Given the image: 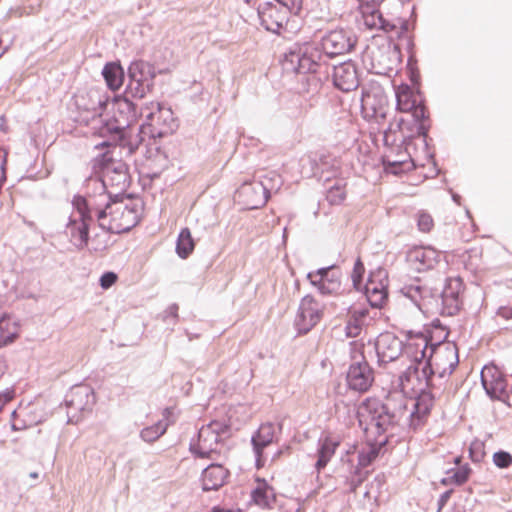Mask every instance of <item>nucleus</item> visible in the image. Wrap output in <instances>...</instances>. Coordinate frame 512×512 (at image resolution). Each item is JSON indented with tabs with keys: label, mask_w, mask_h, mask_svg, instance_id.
Segmentation results:
<instances>
[{
	"label": "nucleus",
	"mask_w": 512,
	"mask_h": 512,
	"mask_svg": "<svg viewBox=\"0 0 512 512\" xmlns=\"http://www.w3.org/2000/svg\"><path fill=\"white\" fill-rule=\"evenodd\" d=\"M468 453L469 459L473 463H480L486 455L484 442L479 439H474L469 445Z\"/></svg>",
	"instance_id": "obj_52"
},
{
	"label": "nucleus",
	"mask_w": 512,
	"mask_h": 512,
	"mask_svg": "<svg viewBox=\"0 0 512 512\" xmlns=\"http://www.w3.org/2000/svg\"><path fill=\"white\" fill-rule=\"evenodd\" d=\"M413 290L415 294L418 295L420 300L423 301L425 304H435L438 307L440 297V292L438 288L428 287L424 285H416L415 288H413Z\"/></svg>",
	"instance_id": "obj_47"
},
{
	"label": "nucleus",
	"mask_w": 512,
	"mask_h": 512,
	"mask_svg": "<svg viewBox=\"0 0 512 512\" xmlns=\"http://www.w3.org/2000/svg\"><path fill=\"white\" fill-rule=\"evenodd\" d=\"M349 319L346 322L344 331L347 338H356L360 335L364 319L369 313L366 307L356 309L353 305L347 308Z\"/></svg>",
	"instance_id": "obj_30"
},
{
	"label": "nucleus",
	"mask_w": 512,
	"mask_h": 512,
	"mask_svg": "<svg viewBox=\"0 0 512 512\" xmlns=\"http://www.w3.org/2000/svg\"><path fill=\"white\" fill-rule=\"evenodd\" d=\"M405 74L407 80L410 82L408 85L421 88V74L418 67V59H407Z\"/></svg>",
	"instance_id": "obj_49"
},
{
	"label": "nucleus",
	"mask_w": 512,
	"mask_h": 512,
	"mask_svg": "<svg viewBox=\"0 0 512 512\" xmlns=\"http://www.w3.org/2000/svg\"><path fill=\"white\" fill-rule=\"evenodd\" d=\"M74 212L78 214V218L69 217L70 222H94V209H96V202H93L90 196H84L79 193L75 194L71 201Z\"/></svg>",
	"instance_id": "obj_28"
},
{
	"label": "nucleus",
	"mask_w": 512,
	"mask_h": 512,
	"mask_svg": "<svg viewBox=\"0 0 512 512\" xmlns=\"http://www.w3.org/2000/svg\"><path fill=\"white\" fill-rule=\"evenodd\" d=\"M149 112L146 114V119L157 123L159 126L169 127V132H175L179 127V122L174 117V112L171 107L166 106L163 102H150L148 103Z\"/></svg>",
	"instance_id": "obj_25"
},
{
	"label": "nucleus",
	"mask_w": 512,
	"mask_h": 512,
	"mask_svg": "<svg viewBox=\"0 0 512 512\" xmlns=\"http://www.w3.org/2000/svg\"><path fill=\"white\" fill-rule=\"evenodd\" d=\"M19 335V323L18 321L3 313L0 315V348H3L13 343Z\"/></svg>",
	"instance_id": "obj_31"
},
{
	"label": "nucleus",
	"mask_w": 512,
	"mask_h": 512,
	"mask_svg": "<svg viewBox=\"0 0 512 512\" xmlns=\"http://www.w3.org/2000/svg\"><path fill=\"white\" fill-rule=\"evenodd\" d=\"M282 423L275 425L272 422L262 423L251 435L250 443L253 454L259 455L265 448L278 442L276 430L282 432Z\"/></svg>",
	"instance_id": "obj_22"
},
{
	"label": "nucleus",
	"mask_w": 512,
	"mask_h": 512,
	"mask_svg": "<svg viewBox=\"0 0 512 512\" xmlns=\"http://www.w3.org/2000/svg\"><path fill=\"white\" fill-rule=\"evenodd\" d=\"M98 185L97 190H99V197H105L106 200L104 203L106 204V208H111L112 205L117 203H122L124 201L123 190L120 189L117 193H111L107 189V183L103 178H99L96 180Z\"/></svg>",
	"instance_id": "obj_45"
},
{
	"label": "nucleus",
	"mask_w": 512,
	"mask_h": 512,
	"mask_svg": "<svg viewBox=\"0 0 512 512\" xmlns=\"http://www.w3.org/2000/svg\"><path fill=\"white\" fill-rule=\"evenodd\" d=\"M357 36L352 29H334L321 36L319 42L303 41L294 42L288 47V54L297 57V61L307 65V69L316 65V60L330 64V60L344 55L355 49Z\"/></svg>",
	"instance_id": "obj_3"
},
{
	"label": "nucleus",
	"mask_w": 512,
	"mask_h": 512,
	"mask_svg": "<svg viewBox=\"0 0 512 512\" xmlns=\"http://www.w3.org/2000/svg\"><path fill=\"white\" fill-rule=\"evenodd\" d=\"M430 415H424L421 413V411L412 409L410 412V415L408 417V428L412 432H417L419 429H421L428 420V417Z\"/></svg>",
	"instance_id": "obj_55"
},
{
	"label": "nucleus",
	"mask_w": 512,
	"mask_h": 512,
	"mask_svg": "<svg viewBox=\"0 0 512 512\" xmlns=\"http://www.w3.org/2000/svg\"><path fill=\"white\" fill-rule=\"evenodd\" d=\"M397 29L395 30L396 39L402 40V38L409 36L408 31L410 29V23L407 18L398 16L396 18Z\"/></svg>",
	"instance_id": "obj_64"
},
{
	"label": "nucleus",
	"mask_w": 512,
	"mask_h": 512,
	"mask_svg": "<svg viewBox=\"0 0 512 512\" xmlns=\"http://www.w3.org/2000/svg\"><path fill=\"white\" fill-rule=\"evenodd\" d=\"M416 224L419 231L428 233L434 227V220L430 213L425 210H419L416 213Z\"/></svg>",
	"instance_id": "obj_54"
},
{
	"label": "nucleus",
	"mask_w": 512,
	"mask_h": 512,
	"mask_svg": "<svg viewBox=\"0 0 512 512\" xmlns=\"http://www.w3.org/2000/svg\"><path fill=\"white\" fill-rule=\"evenodd\" d=\"M382 456V451L378 450L371 440L367 442V448H362L357 455V463L360 466L368 467L376 459Z\"/></svg>",
	"instance_id": "obj_46"
},
{
	"label": "nucleus",
	"mask_w": 512,
	"mask_h": 512,
	"mask_svg": "<svg viewBox=\"0 0 512 512\" xmlns=\"http://www.w3.org/2000/svg\"><path fill=\"white\" fill-rule=\"evenodd\" d=\"M492 462L498 469H508L512 465V454L504 449H498L492 455Z\"/></svg>",
	"instance_id": "obj_53"
},
{
	"label": "nucleus",
	"mask_w": 512,
	"mask_h": 512,
	"mask_svg": "<svg viewBox=\"0 0 512 512\" xmlns=\"http://www.w3.org/2000/svg\"><path fill=\"white\" fill-rule=\"evenodd\" d=\"M113 159L114 158L110 155V151L106 150L102 153H99L93 159V167L98 170L106 171Z\"/></svg>",
	"instance_id": "obj_59"
},
{
	"label": "nucleus",
	"mask_w": 512,
	"mask_h": 512,
	"mask_svg": "<svg viewBox=\"0 0 512 512\" xmlns=\"http://www.w3.org/2000/svg\"><path fill=\"white\" fill-rule=\"evenodd\" d=\"M361 292L371 308L382 309L389 299V273L382 267L378 266L369 271L365 283L359 285Z\"/></svg>",
	"instance_id": "obj_10"
},
{
	"label": "nucleus",
	"mask_w": 512,
	"mask_h": 512,
	"mask_svg": "<svg viewBox=\"0 0 512 512\" xmlns=\"http://www.w3.org/2000/svg\"><path fill=\"white\" fill-rule=\"evenodd\" d=\"M416 138H421V136H417L414 133L401 132V140L399 146L397 147V155H400L403 149L406 152L408 158L383 161V168L387 174L402 176L403 174L415 169L416 164L412 158L410 149L413 148L414 151L416 150V145L414 144V140Z\"/></svg>",
	"instance_id": "obj_17"
},
{
	"label": "nucleus",
	"mask_w": 512,
	"mask_h": 512,
	"mask_svg": "<svg viewBox=\"0 0 512 512\" xmlns=\"http://www.w3.org/2000/svg\"><path fill=\"white\" fill-rule=\"evenodd\" d=\"M446 251L437 250L432 245H414L405 253V260L417 272H425L434 269L440 261L448 265Z\"/></svg>",
	"instance_id": "obj_14"
},
{
	"label": "nucleus",
	"mask_w": 512,
	"mask_h": 512,
	"mask_svg": "<svg viewBox=\"0 0 512 512\" xmlns=\"http://www.w3.org/2000/svg\"><path fill=\"white\" fill-rule=\"evenodd\" d=\"M256 10L261 26L267 24L271 25L282 19H285V22H287V20H289V16L292 15L289 13V8L278 6L273 1H264L259 3Z\"/></svg>",
	"instance_id": "obj_27"
},
{
	"label": "nucleus",
	"mask_w": 512,
	"mask_h": 512,
	"mask_svg": "<svg viewBox=\"0 0 512 512\" xmlns=\"http://www.w3.org/2000/svg\"><path fill=\"white\" fill-rule=\"evenodd\" d=\"M448 337V331L443 334L442 337H435L434 335H430V339H425L424 345L422 347H426L427 356L429 358H433L434 354L437 352L438 348L446 341Z\"/></svg>",
	"instance_id": "obj_57"
},
{
	"label": "nucleus",
	"mask_w": 512,
	"mask_h": 512,
	"mask_svg": "<svg viewBox=\"0 0 512 512\" xmlns=\"http://www.w3.org/2000/svg\"><path fill=\"white\" fill-rule=\"evenodd\" d=\"M69 224L71 239L73 241L74 246L79 250L87 247L90 240V228L92 223L81 221H69Z\"/></svg>",
	"instance_id": "obj_34"
},
{
	"label": "nucleus",
	"mask_w": 512,
	"mask_h": 512,
	"mask_svg": "<svg viewBox=\"0 0 512 512\" xmlns=\"http://www.w3.org/2000/svg\"><path fill=\"white\" fill-rule=\"evenodd\" d=\"M396 98V110L409 112L411 119L400 117L396 121V129L403 133H414L421 136L426 159L432 163L434 175L439 174V168L435 159V152L431 149L433 139L429 136L432 127L430 111L426 98L420 87L401 82L394 88Z\"/></svg>",
	"instance_id": "obj_1"
},
{
	"label": "nucleus",
	"mask_w": 512,
	"mask_h": 512,
	"mask_svg": "<svg viewBox=\"0 0 512 512\" xmlns=\"http://www.w3.org/2000/svg\"><path fill=\"white\" fill-rule=\"evenodd\" d=\"M462 305V299L439 297V314L441 316H455L462 309Z\"/></svg>",
	"instance_id": "obj_43"
},
{
	"label": "nucleus",
	"mask_w": 512,
	"mask_h": 512,
	"mask_svg": "<svg viewBox=\"0 0 512 512\" xmlns=\"http://www.w3.org/2000/svg\"><path fill=\"white\" fill-rule=\"evenodd\" d=\"M141 221V217L139 215L134 216V221L132 224L127 226H122L121 224H117L116 227H113L111 224L107 226V233L110 234H126L129 233L136 225H138Z\"/></svg>",
	"instance_id": "obj_61"
},
{
	"label": "nucleus",
	"mask_w": 512,
	"mask_h": 512,
	"mask_svg": "<svg viewBox=\"0 0 512 512\" xmlns=\"http://www.w3.org/2000/svg\"><path fill=\"white\" fill-rule=\"evenodd\" d=\"M346 183L343 179H337L331 186L326 190V200L330 205H341L346 197Z\"/></svg>",
	"instance_id": "obj_40"
},
{
	"label": "nucleus",
	"mask_w": 512,
	"mask_h": 512,
	"mask_svg": "<svg viewBox=\"0 0 512 512\" xmlns=\"http://www.w3.org/2000/svg\"><path fill=\"white\" fill-rule=\"evenodd\" d=\"M101 75L111 92L119 91L127 79L126 68L119 59L106 61L101 69Z\"/></svg>",
	"instance_id": "obj_24"
},
{
	"label": "nucleus",
	"mask_w": 512,
	"mask_h": 512,
	"mask_svg": "<svg viewBox=\"0 0 512 512\" xmlns=\"http://www.w3.org/2000/svg\"><path fill=\"white\" fill-rule=\"evenodd\" d=\"M365 265L361 257L358 256L355 261L351 272L352 286L355 290H359V285L363 283L365 276Z\"/></svg>",
	"instance_id": "obj_51"
},
{
	"label": "nucleus",
	"mask_w": 512,
	"mask_h": 512,
	"mask_svg": "<svg viewBox=\"0 0 512 512\" xmlns=\"http://www.w3.org/2000/svg\"><path fill=\"white\" fill-rule=\"evenodd\" d=\"M141 99L127 93L126 89L112 97L107 93L100 97L97 107L93 108V117L101 118L99 134L101 136L117 134L121 139L126 133L125 129L135 124L144 111L149 109L148 103L138 106L135 101Z\"/></svg>",
	"instance_id": "obj_2"
},
{
	"label": "nucleus",
	"mask_w": 512,
	"mask_h": 512,
	"mask_svg": "<svg viewBox=\"0 0 512 512\" xmlns=\"http://www.w3.org/2000/svg\"><path fill=\"white\" fill-rule=\"evenodd\" d=\"M231 472L222 463L211 462L200 474L199 481L203 492L218 491L229 483Z\"/></svg>",
	"instance_id": "obj_19"
},
{
	"label": "nucleus",
	"mask_w": 512,
	"mask_h": 512,
	"mask_svg": "<svg viewBox=\"0 0 512 512\" xmlns=\"http://www.w3.org/2000/svg\"><path fill=\"white\" fill-rule=\"evenodd\" d=\"M266 31H269L273 34H276L278 36H283L286 38L285 33H293L299 29V27L296 24V21L294 19H291V16H289V20L285 22V19L278 20L276 23L273 24H267L262 26Z\"/></svg>",
	"instance_id": "obj_44"
},
{
	"label": "nucleus",
	"mask_w": 512,
	"mask_h": 512,
	"mask_svg": "<svg viewBox=\"0 0 512 512\" xmlns=\"http://www.w3.org/2000/svg\"><path fill=\"white\" fill-rule=\"evenodd\" d=\"M361 407L369 416V425L375 429L376 437L385 435L389 428L398 423L396 413L389 405L378 398H366L362 401Z\"/></svg>",
	"instance_id": "obj_13"
},
{
	"label": "nucleus",
	"mask_w": 512,
	"mask_h": 512,
	"mask_svg": "<svg viewBox=\"0 0 512 512\" xmlns=\"http://www.w3.org/2000/svg\"><path fill=\"white\" fill-rule=\"evenodd\" d=\"M435 374L436 369L433 364V358H429L427 356L420 369V381H417L418 385H422V383L434 385L432 383V378Z\"/></svg>",
	"instance_id": "obj_50"
},
{
	"label": "nucleus",
	"mask_w": 512,
	"mask_h": 512,
	"mask_svg": "<svg viewBox=\"0 0 512 512\" xmlns=\"http://www.w3.org/2000/svg\"><path fill=\"white\" fill-rule=\"evenodd\" d=\"M374 344L375 352L388 356L389 360H397L405 349L404 342L394 333L386 331L380 333L374 340L369 339L368 344Z\"/></svg>",
	"instance_id": "obj_23"
},
{
	"label": "nucleus",
	"mask_w": 512,
	"mask_h": 512,
	"mask_svg": "<svg viewBox=\"0 0 512 512\" xmlns=\"http://www.w3.org/2000/svg\"><path fill=\"white\" fill-rule=\"evenodd\" d=\"M281 179L278 175L273 178L264 176L263 180H252L244 182L238 190L239 197L248 209H260L267 203L273 191H278L281 186Z\"/></svg>",
	"instance_id": "obj_9"
},
{
	"label": "nucleus",
	"mask_w": 512,
	"mask_h": 512,
	"mask_svg": "<svg viewBox=\"0 0 512 512\" xmlns=\"http://www.w3.org/2000/svg\"><path fill=\"white\" fill-rule=\"evenodd\" d=\"M210 434L214 443H220L222 435H229L231 432V424L228 422H220L217 420L210 421L206 426H202L200 428V436L203 435L204 432Z\"/></svg>",
	"instance_id": "obj_38"
},
{
	"label": "nucleus",
	"mask_w": 512,
	"mask_h": 512,
	"mask_svg": "<svg viewBox=\"0 0 512 512\" xmlns=\"http://www.w3.org/2000/svg\"><path fill=\"white\" fill-rule=\"evenodd\" d=\"M256 482L257 486L250 492V502L261 509H273L277 500L275 489L265 478L257 477Z\"/></svg>",
	"instance_id": "obj_26"
},
{
	"label": "nucleus",
	"mask_w": 512,
	"mask_h": 512,
	"mask_svg": "<svg viewBox=\"0 0 512 512\" xmlns=\"http://www.w3.org/2000/svg\"><path fill=\"white\" fill-rule=\"evenodd\" d=\"M323 314V309L312 294L302 297L294 320L297 336L309 333L321 321Z\"/></svg>",
	"instance_id": "obj_15"
},
{
	"label": "nucleus",
	"mask_w": 512,
	"mask_h": 512,
	"mask_svg": "<svg viewBox=\"0 0 512 512\" xmlns=\"http://www.w3.org/2000/svg\"><path fill=\"white\" fill-rule=\"evenodd\" d=\"M473 470L468 463L457 465L449 468L446 471V475H449L452 479L453 485L461 486L465 484L472 474Z\"/></svg>",
	"instance_id": "obj_42"
},
{
	"label": "nucleus",
	"mask_w": 512,
	"mask_h": 512,
	"mask_svg": "<svg viewBox=\"0 0 512 512\" xmlns=\"http://www.w3.org/2000/svg\"><path fill=\"white\" fill-rule=\"evenodd\" d=\"M341 441L334 437L329 431H322L317 441L316 461L314 468L317 472H321L326 468L328 463L335 455Z\"/></svg>",
	"instance_id": "obj_21"
},
{
	"label": "nucleus",
	"mask_w": 512,
	"mask_h": 512,
	"mask_svg": "<svg viewBox=\"0 0 512 512\" xmlns=\"http://www.w3.org/2000/svg\"><path fill=\"white\" fill-rule=\"evenodd\" d=\"M464 282L458 277H447L445 279L443 288L440 290V297H453L462 299L461 295L464 291Z\"/></svg>",
	"instance_id": "obj_39"
},
{
	"label": "nucleus",
	"mask_w": 512,
	"mask_h": 512,
	"mask_svg": "<svg viewBox=\"0 0 512 512\" xmlns=\"http://www.w3.org/2000/svg\"><path fill=\"white\" fill-rule=\"evenodd\" d=\"M195 248V240L188 227L180 229L175 243V252L181 259L188 258Z\"/></svg>",
	"instance_id": "obj_35"
},
{
	"label": "nucleus",
	"mask_w": 512,
	"mask_h": 512,
	"mask_svg": "<svg viewBox=\"0 0 512 512\" xmlns=\"http://www.w3.org/2000/svg\"><path fill=\"white\" fill-rule=\"evenodd\" d=\"M173 133L174 132H169V127L159 126L156 122L145 119L138 128L136 134L138 140L133 149L137 148V146L142 144L147 138L146 152L149 153V157L163 155L164 159H167L168 156L161 146V139Z\"/></svg>",
	"instance_id": "obj_16"
},
{
	"label": "nucleus",
	"mask_w": 512,
	"mask_h": 512,
	"mask_svg": "<svg viewBox=\"0 0 512 512\" xmlns=\"http://www.w3.org/2000/svg\"><path fill=\"white\" fill-rule=\"evenodd\" d=\"M300 62H302V59L299 58L297 61V57H292L288 54L287 48L281 60L283 70L301 75L299 82L303 90L307 93H317L322 88L323 83L329 78L330 64L316 60V65L307 69L306 66L304 67V63Z\"/></svg>",
	"instance_id": "obj_5"
},
{
	"label": "nucleus",
	"mask_w": 512,
	"mask_h": 512,
	"mask_svg": "<svg viewBox=\"0 0 512 512\" xmlns=\"http://www.w3.org/2000/svg\"><path fill=\"white\" fill-rule=\"evenodd\" d=\"M302 173L307 178H323L327 174L325 181H329L340 172V166L337 157L328 151L310 152L305 159L301 160Z\"/></svg>",
	"instance_id": "obj_12"
},
{
	"label": "nucleus",
	"mask_w": 512,
	"mask_h": 512,
	"mask_svg": "<svg viewBox=\"0 0 512 512\" xmlns=\"http://www.w3.org/2000/svg\"><path fill=\"white\" fill-rule=\"evenodd\" d=\"M167 423L164 420H158L156 423L144 427L140 431V438L147 443H153L159 439L167 430Z\"/></svg>",
	"instance_id": "obj_41"
},
{
	"label": "nucleus",
	"mask_w": 512,
	"mask_h": 512,
	"mask_svg": "<svg viewBox=\"0 0 512 512\" xmlns=\"http://www.w3.org/2000/svg\"><path fill=\"white\" fill-rule=\"evenodd\" d=\"M349 355L351 363L345 378L347 388L358 393H366L375 381V371L365 356L364 344L351 341Z\"/></svg>",
	"instance_id": "obj_4"
},
{
	"label": "nucleus",
	"mask_w": 512,
	"mask_h": 512,
	"mask_svg": "<svg viewBox=\"0 0 512 512\" xmlns=\"http://www.w3.org/2000/svg\"><path fill=\"white\" fill-rule=\"evenodd\" d=\"M105 172L108 176L125 174L129 173V166L126 162L122 160L116 161L115 159H113Z\"/></svg>",
	"instance_id": "obj_62"
},
{
	"label": "nucleus",
	"mask_w": 512,
	"mask_h": 512,
	"mask_svg": "<svg viewBox=\"0 0 512 512\" xmlns=\"http://www.w3.org/2000/svg\"><path fill=\"white\" fill-rule=\"evenodd\" d=\"M189 452L195 459H212L213 454H220V451L212 447V442L208 446L197 445L195 438H192L189 443Z\"/></svg>",
	"instance_id": "obj_48"
},
{
	"label": "nucleus",
	"mask_w": 512,
	"mask_h": 512,
	"mask_svg": "<svg viewBox=\"0 0 512 512\" xmlns=\"http://www.w3.org/2000/svg\"><path fill=\"white\" fill-rule=\"evenodd\" d=\"M127 93L145 98L155 87V64L142 58H133L126 67Z\"/></svg>",
	"instance_id": "obj_7"
},
{
	"label": "nucleus",
	"mask_w": 512,
	"mask_h": 512,
	"mask_svg": "<svg viewBox=\"0 0 512 512\" xmlns=\"http://www.w3.org/2000/svg\"><path fill=\"white\" fill-rule=\"evenodd\" d=\"M418 391L415 393V401L413 408L421 411L424 415H430L435 402V395L432 392L434 385H419Z\"/></svg>",
	"instance_id": "obj_32"
},
{
	"label": "nucleus",
	"mask_w": 512,
	"mask_h": 512,
	"mask_svg": "<svg viewBox=\"0 0 512 512\" xmlns=\"http://www.w3.org/2000/svg\"><path fill=\"white\" fill-rule=\"evenodd\" d=\"M118 280V275L114 271H104L98 280L99 286L103 290L111 288Z\"/></svg>",
	"instance_id": "obj_60"
},
{
	"label": "nucleus",
	"mask_w": 512,
	"mask_h": 512,
	"mask_svg": "<svg viewBox=\"0 0 512 512\" xmlns=\"http://www.w3.org/2000/svg\"><path fill=\"white\" fill-rule=\"evenodd\" d=\"M336 268L337 264H331L314 270V273L318 274L323 282L326 283V286L331 289L333 294L338 293L341 288V273L335 271Z\"/></svg>",
	"instance_id": "obj_36"
},
{
	"label": "nucleus",
	"mask_w": 512,
	"mask_h": 512,
	"mask_svg": "<svg viewBox=\"0 0 512 512\" xmlns=\"http://www.w3.org/2000/svg\"><path fill=\"white\" fill-rule=\"evenodd\" d=\"M274 3L283 8H289V13L298 15L302 10L303 0H274Z\"/></svg>",
	"instance_id": "obj_63"
},
{
	"label": "nucleus",
	"mask_w": 512,
	"mask_h": 512,
	"mask_svg": "<svg viewBox=\"0 0 512 512\" xmlns=\"http://www.w3.org/2000/svg\"><path fill=\"white\" fill-rule=\"evenodd\" d=\"M97 402L94 388L87 383L73 385L65 394L64 404L68 424H77L91 414Z\"/></svg>",
	"instance_id": "obj_6"
},
{
	"label": "nucleus",
	"mask_w": 512,
	"mask_h": 512,
	"mask_svg": "<svg viewBox=\"0 0 512 512\" xmlns=\"http://www.w3.org/2000/svg\"><path fill=\"white\" fill-rule=\"evenodd\" d=\"M385 0H368L364 4V15L367 17H371L372 21L370 22L368 18L365 20V24L369 29L376 28L382 30L385 33L395 32L397 29L396 22L389 20L384 17L383 13L380 10V5ZM398 4L403 7L406 3H409L411 0H396Z\"/></svg>",
	"instance_id": "obj_20"
},
{
	"label": "nucleus",
	"mask_w": 512,
	"mask_h": 512,
	"mask_svg": "<svg viewBox=\"0 0 512 512\" xmlns=\"http://www.w3.org/2000/svg\"><path fill=\"white\" fill-rule=\"evenodd\" d=\"M332 83L343 92L356 90L360 86V74L356 62L351 59L330 63Z\"/></svg>",
	"instance_id": "obj_18"
},
{
	"label": "nucleus",
	"mask_w": 512,
	"mask_h": 512,
	"mask_svg": "<svg viewBox=\"0 0 512 512\" xmlns=\"http://www.w3.org/2000/svg\"><path fill=\"white\" fill-rule=\"evenodd\" d=\"M482 388L491 401H499L511 408L507 376L494 363L486 364L480 377Z\"/></svg>",
	"instance_id": "obj_11"
},
{
	"label": "nucleus",
	"mask_w": 512,
	"mask_h": 512,
	"mask_svg": "<svg viewBox=\"0 0 512 512\" xmlns=\"http://www.w3.org/2000/svg\"><path fill=\"white\" fill-rule=\"evenodd\" d=\"M31 404L32 400L28 401L26 405H23V401H21L18 407L11 412L12 430H25L32 427V410L30 409Z\"/></svg>",
	"instance_id": "obj_33"
},
{
	"label": "nucleus",
	"mask_w": 512,
	"mask_h": 512,
	"mask_svg": "<svg viewBox=\"0 0 512 512\" xmlns=\"http://www.w3.org/2000/svg\"><path fill=\"white\" fill-rule=\"evenodd\" d=\"M307 281L317 289L319 294L322 296H329L333 293L331 292V289L326 286V283L323 282V280L318 276V274L314 273L313 271H309L306 274Z\"/></svg>",
	"instance_id": "obj_56"
},
{
	"label": "nucleus",
	"mask_w": 512,
	"mask_h": 512,
	"mask_svg": "<svg viewBox=\"0 0 512 512\" xmlns=\"http://www.w3.org/2000/svg\"><path fill=\"white\" fill-rule=\"evenodd\" d=\"M349 472L351 477L346 479V484L349 486V492L355 493L357 489L367 480L369 471L365 470V466H360L358 463L354 465L353 461L348 459Z\"/></svg>",
	"instance_id": "obj_37"
},
{
	"label": "nucleus",
	"mask_w": 512,
	"mask_h": 512,
	"mask_svg": "<svg viewBox=\"0 0 512 512\" xmlns=\"http://www.w3.org/2000/svg\"><path fill=\"white\" fill-rule=\"evenodd\" d=\"M360 100L361 115L366 121L379 123L386 119L389 100L384 88L378 81L370 80L362 86Z\"/></svg>",
	"instance_id": "obj_8"
},
{
	"label": "nucleus",
	"mask_w": 512,
	"mask_h": 512,
	"mask_svg": "<svg viewBox=\"0 0 512 512\" xmlns=\"http://www.w3.org/2000/svg\"><path fill=\"white\" fill-rule=\"evenodd\" d=\"M426 357V347L421 348L419 355L408 353V359L411 364L399 375L398 378L399 385L402 388H406L407 384L410 383L413 378L420 381V369Z\"/></svg>",
	"instance_id": "obj_29"
},
{
	"label": "nucleus",
	"mask_w": 512,
	"mask_h": 512,
	"mask_svg": "<svg viewBox=\"0 0 512 512\" xmlns=\"http://www.w3.org/2000/svg\"><path fill=\"white\" fill-rule=\"evenodd\" d=\"M109 181L111 186L118 187L122 190H128L132 183V178L130 173L120 174V175H110Z\"/></svg>",
	"instance_id": "obj_58"
}]
</instances>
